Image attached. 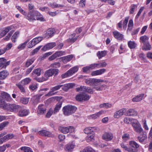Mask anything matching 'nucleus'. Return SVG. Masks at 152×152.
<instances>
[{
  "instance_id": "1",
  "label": "nucleus",
  "mask_w": 152,
  "mask_h": 152,
  "mask_svg": "<svg viewBox=\"0 0 152 152\" xmlns=\"http://www.w3.org/2000/svg\"><path fill=\"white\" fill-rule=\"evenodd\" d=\"M76 90L78 92H86L90 94H93L94 92L93 89L85 86H80V87L77 88H76ZM90 97V96L88 94L83 92L82 94L77 95L76 96L75 99L79 101L83 100L87 101L88 100Z\"/></svg>"
},
{
  "instance_id": "2",
  "label": "nucleus",
  "mask_w": 152,
  "mask_h": 152,
  "mask_svg": "<svg viewBox=\"0 0 152 152\" xmlns=\"http://www.w3.org/2000/svg\"><path fill=\"white\" fill-rule=\"evenodd\" d=\"M59 70L58 69H50L46 70L44 73V76L42 77L41 80L42 81L48 80V78L54 75H57L58 72Z\"/></svg>"
},
{
  "instance_id": "3",
  "label": "nucleus",
  "mask_w": 152,
  "mask_h": 152,
  "mask_svg": "<svg viewBox=\"0 0 152 152\" xmlns=\"http://www.w3.org/2000/svg\"><path fill=\"white\" fill-rule=\"evenodd\" d=\"M77 108L72 105H67L64 107L63 108L64 114L66 116L70 115L75 112Z\"/></svg>"
},
{
  "instance_id": "4",
  "label": "nucleus",
  "mask_w": 152,
  "mask_h": 152,
  "mask_svg": "<svg viewBox=\"0 0 152 152\" xmlns=\"http://www.w3.org/2000/svg\"><path fill=\"white\" fill-rule=\"evenodd\" d=\"M21 107L16 104H7L4 106V109L10 110L11 112H16L19 111Z\"/></svg>"
},
{
  "instance_id": "5",
  "label": "nucleus",
  "mask_w": 152,
  "mask_h": 152,
  "mask_svg": "<svg viewBox=\"0 0 152 152\" xmlns=\"http://www.w3.org/2000/svg\"><path fill=\"white\" fill-rule=\"evenodd\" d=\"M132 126L133 127L134 131L137 133H141L143 131L141 125L137 120L133 119Z\"/></svg>"
},
{
  "instance_id": "6",
  "label": "nucleus",
  "mask_w": 152,
  "mask_h": 152,
  "mask_svg": "<svg viewBox=\"0 0 152 152\" xmlns=\"http://www.w3.org/2000/svg\"><path fill=\"white\" fill-rule=\"evenodd\" d=\"M36 11H30L28 13H26L24 15L25 18L30 22H32L36 20L35 18L36 15Z\"/></svg>"
},
{
  "instance_id": "7",
  "label": "nucleus",
  "mask_w": 152,
  "mask_h": 152,
  "mask_svg": "<svg viewBox=\"0 0 152 152\" xmlns=\"http://www.w3.org/2000/svg\"><path fill=\"white\" fill-rule=\"evenodd\" d=\"M104 81L100 79L88 78L85 81V83L87 85L91 86L93 84L96 85V84L100 82H103Z\"/></svg>"
},
{
  "instance_id": "8",
  "label": "nucleus",
  "mask_w": 152,
  "mask_h": 152,
  "mask_svg": "<svg viewBox=\"0 0 152 152\" xmlns=\"http://www.w3.org/2000/svg\"><path fill=\"white\" fill-rule=\"evenodd\" d=\"M43 39L42 37H38L33 39L28 43V48H31L37 43L41 42Z\"/></svg>"
},
{
  "instance_id": "9",
  "label": "nucleus",
  "mask_w": 152,
  "mask_h": 152,
  "mask_svg": "<svg viewBox=\"0 0 152 152\" xmlns=\"http://www.w3.org/2000/svg\"><path fill=\"white\" fill-rule=\"evenodd\" d=\"M58 129L59 130L63 133L66 134L69 132H72L74 131V127L71 126H69L67 127L60 126Z\"/></svg>"
},
{
  "instance_id": "10",
  "label": "nucleus",
  "mask_w": 152,
  "mask_h": 152,
  "mask_svg": "<svg viewBox=\"0 0 152 152\" xmlns=\"http://www.w3.org/2000/svg\"><path fill=\"white\" fill-rule=\"evenodd\" d=\"M63 85H58L51 88L50 91L47 94H46L45 96H50L55 95V93H54V92L59 89Z\"/></svg>"
},
{
  "instance_id": "11",
  "label": "nucleus",
  "mask_w": 152,
  "mask_h": 152,
  "mask_svg": "<svg viewBox=\"0 0 152 152\" xmlns=\"http://www.w3.org/2000/svg\"><path fill=\"white\" fill-rule=\"evenodd\" d=\"M113 134L110 132H105L102 136V139L106 141L111 140L113 138Z\"/></svg>"
},
{
  "instance_id": "12",
  "label": "nucleus",
  "mask_w": 152,
  "mask_h": 152,
  "mask_svg": "<svg viewBox=\"0 0 152 152\" xmlns=\"http://www.w3.org/2000/svg\"><path fill=\"white\" fill-rule=\"evenodd\" d=\"M126 111V108H122L115 112L113 116L115 118H118L121 116Z\"/></svg>"
},
{
  "instance_id": "13",
  "label": "nucleus",
  "mask_w": 152,
  "mask_h": 152,
  "mask_svg": "<svg viewBox=\"0 0 152 152\" xmlns=\"http://www.w3.org/2000/svg\"><path fill=\"white\" fill-rule=\"evenodd\" d=\"M55 32L54 28H50L46 31L45 37L47 38L51 37L54 35Z\"/></svg>"
},
{
  "instance_id": "14",
  "label": "nucleus",
  "mask_w": 152,
  "mask_h": 152,
  "mask_svg": "<svg viewBox=\"0 0 152 152\" xmlns=\"http://www.w3.org/2000/svg\"><path fill=\"white\" fill-rule=\"evenodd\" d=\"M56 45L55 42H50L48 43L45 45L42 49V50L44 51L48 50H49L53 48Z\"/></svg>"
},
{
  "instance_id": "15",
  "label": "nucleus",
  "mask_w": 152,
  "mask_h": 152,
  "mask_svg": "<svg viewBox=\"0 0 152 152\" xmlns=\"http://www.w3.org/2000/svg\"><path fill=\"white\" fill-rule=\"evenodd\" d=\"M106 69L104 68H102L99 70L94 71L92 72L91 75L92 76L101 75L105 72Z\"/></svg>"
},
{
  "instance_id": "16",
  "label": "nucleus",
  "mask_w": 152,
  "mask_h": 152,
  "mask_svg": "<svg viewBox=\"0 0 152 152\" xmlns=\"http://www.w3.org/2000/svg\"><path fill=\"white\" fill-rule=\"evenodd\" d=\"M29 113L28 110L23 109L21 107L19 111L18 115L20 117H23L28 115Z\"/></svg>"
},
{
  "instance_id": "17",
  "label": "nucleus",
  "mask_w": 152,
  "mask_h": 152,
  "mask_svg": "<svg viewBox=\"0 0 152 152\" xmlns=\"http://www.w3.org/2000/svg\"><path fill=\"white\" fill-rule=\"evenodd\" d=\"M141 133L140 136L137 137V139L140 142H142L147 139V136L146 133L145 131H143Z\"/></svg>"
},
{
  "instance_id": "18",
  "label": "nucleus",
  "mask_w": 152,
  "mask_h": 152,
  "mask_svg": "<svg viewBox=\"0 0 152 152\" xmlns=\"http://www.w3.org/2000/svg\"><path fill=\"white\" fill-rule=\"evenodd\" d=\"M1 95L3 99H4L10 102L12 100V99L10 95L6 92L3 91L1 92Z\"/></svg>"
},
{
  "instance_id": "19",
  "label": "nucleus",
  "mask_w": 152,
  "mask_h": 152,
  "mask_svg": "<svg viewBox=\"0 0 152 152\" xmlns=\"http://www.w3.org/2000/svg\"><path fill=\"white\" fill-rule=\"evenodd\" d=\"M46 110V107L44 105H40L38 107L37 113L38 114L42 115L45 113Z\"/></svg>"
},
{
  "instance_id": "20",
  "label": "nucleus",
  "mask_w": 152,
  "mask_h": 152,
  "mask_svg": "<svg viewBox=\"0 0 152 152\" xmlns=\"http://www.w3.org/2000/svg\"><path fill=\"white\" fill-rule=\"evenodd\" d=\"M73 57V56L72 55H69L66 56H65L61 57L62 61L64 63H66L67 62L71 60Z\"/></svg>"
},
{
  "instance_id": "21",
  "label": "nucleus",
  "mask_w": 152,
  "mask_h": 152,
  "mask_svg": "<svg viewBox=\"0 0 152 152\" xmlns=\"http://www.w3.org/2000/svg\"><path fill=\"white\" fill-rule=\"evenodd\" d=\"M10 64V61H6V59L4 58H0V67H6Z\"/></svg>"
},
{
  "instance_id": "22",
  "label": "nucleus",
  "mask_w": 152,
  "mask_h": 152,
  "mask_svg": "<svg viewBox=\"0 0 152 152\" xmlns=\"http://www.w3.org/2000/svg\"><path fill=\"white\" fill-rule=\"evenodd\" d=\"M115 37L119 40H121L123 38V35L117 31L113 32Z\"/></svg>"
},
{
  "instance_id": "23",
  "label": "nucleus",
  "mask_w": 152,
  "mask_h": 152,
  "mask_svg": "<svg viewBox=\"0 0 152 152\" xmlns=\"http://www.w3.org/2000/svg\"><path fill=\"white\" fill-rule=\"evenodd\" d=\"M129 145L130 147L134 149V151L135 149L139 147V145L134 141H131L129 142Z\"/></svg>"
},
{
  "instance_id": "24",
  "label": "nucleus",
  "mask_w": 152,
  "mask_h": 152,
  "mask_svg": "<svg viewBox=\"0 0 152 152\" xmlns=\"http://www.w3.org/2000/svg\"><path fill=\"white\" fill-rule=\"evenodd\" d=\"M144 96V94H142L136 96L132 99V101L134 102H139L143 99Z\"/></svg>"
},
{
  "instance_id": "25",
  "label": "nucleus",
  "mask_w": 152,
  "mask_h": 152,
  "mask_svg": "<svg viewBox=\"0 0 152 152\" xmlns=\"http://www.w3.org/2000/svg\"><path fill=\"white\" fill-rule=\"evenodd\" d=\"M75 84L73 83H69L63 85L62 89L65 91H67L69 88H72L74 86Z\"/></svg>"
},
{
  "instance_id": "26",
  "label": "nucleus",
  "mask_w": 152,
  "mask_h": 152,
  "mask_svg": "<svg viewBox=\"0 0 152 152\" xmlns=\"http://www.w3.org/2000/svg\"><path fill=\"white\" fill-rule=\"evenodd\" d=\"M127 115L128 116H136L137 115V112L134 109H129L126 112Z\"/></svg>"
},
{
  "instance_id": "27",
  "label": "nucleus",
  "mask_w": 152,
  "mask_h": 152,
  "mask_svg": "<svg viewBox=\"0 0 152 152\" xmlns=\"http://www.w3.org/2000/svg\"><path fill=\"white\" fill-rule=\"evenodd\" d=\"M39 133L41 135L45 136L52 137V135L51 133L48 131L44 130L40 131L39 132Z\"/></svg>"
},
{
  "instance_id": "28",
  "label": "nucleus",
  "mask_w": 152,
  "mask_h": 152,
  "mask_svg": "<svg viewBox=\"0 0 152 152\" xmlns=\"http://www.w3.org/2000/svg\"><path fill=\"white\" fill-rule=\"evenodd\" d=\"M149 39V37L145 35L142 36L140 37V42L144 44L148 42Z\"/></svg>"
},
{
  "instance_id": "29",
  "label": "nucleus",
  "mask_w": 152,
  "mask_h": 152,
  "mask_svg": "<svg viewBox=\"0 0 152 152\" xmlns=\"http://www.w3.org/2000/svg\"><path fill=\"white\" fill-rule=\"evenodd\" d=\"M78 69V67L77 66H75L71 68L70 69L68 70L70 75L72 76L74 74L77 72Z\"/></svg>"
},
{
  "instance_id": "30",
  "label": "nucleus",
  "mask_w": 152,
  "mask_h": 152,
  "mask_svg": "<svg viewBox=\"0 0 152 152\" xmlns=\"http://www.w3.org/2000/svg\"><path fill=\"white\" fill-rule=\"evenodd\" d=\"M106 54L107 52L105 50L99 51L97 53L96 55L98 57L99 59H100L102 57L105 56L106 55Z\"/></svg>"
},
{
  "instance_id": "31",
  "label": "nucleus",
  "mask_w": 152,
  "mask_h": 152,
  "mask_svg": "<svg viewBox=\"0 0 152 152\" xmlns=\"http://www.w3.org/2000/svg\"><path fill=\"white\" fill-rule=\"evenodd\" d=\"M75 145L73 142L69 143L66 145V149L69 151H71L75 147Z\"/></svg>"
},
{
  "instance_id": "32",
  "label": "nucleus",
  "mask_w": 152,
  "mask_h": 152,
  "mask_svg": "<svg viewBox=\"0 0 152 152\" xmlns=\"http://www.w3.org/2000/svg\"><path fill=\"white\" fill-rule=\"evenodd\" d=\"M36 20H40L41 21H45V19L44 18L43 16L41 15L39 12L36 11Z\"/></svg>"
},
{
  "instance_id": "33",
  "label": "nucleus",
  "mask_w": 152,
  "mask_h": 152,
  "mask_svg": "<svg viewBox=\"0 0 152 152\" xmlns=\"http://www.w3.org/2000/svg\"><path fill=\"white\" fill-rule=\"evenodd\" d=\"M144 46L142 47V49L145 50H149L151 49V45L149 42L143 44Z\"/></svg>"
},
{
  "instance_id": "34",
  "label": "nucleus",
  "mask_w": 152,
  "mask_h": 152,
  "mask_svg": "<svg viewBox=\"0 0 152 152\" xmlns=\"http://www.w3.org/2000/svg\"><path fill=\"white\" fill-rule=\"evenodd\" d=\"M9 74L6 71H3L0 72V78L4 79L7 77Z\"/></svg>"
},
{
  "instance_id": "35",
  "label": "nucleus",
  "mask_w": 152,
  "mask_h": 152,
  "mask_svg": "<svg viewBox=\"0 0 152 152\" xmlns=\"http://www.w3.org/2000/svg\"><path fill=\"white\" fill-rule=\"evenodd\" d=\"M94 132H92L91 133L88 134V136L86 137V139L87 142H89L93 139L94 137Z\"/></svg>"
},
{
  "instance_id": "36",
  "label": "nucleus",
  "mask_w": 152,
  "mask_h": 152,
  "mask_svg": "<svg viewBox=\"0 0 152 152\" xmlns=\"http://www.w3.org/2000/svg\"><path fill=\"white\" fill-rule=\"evenodd\" d=\"M12 29V26H9L6 27L5 29L3 30L1 33V35L4 36L6 35L10 30Z\"/></svg>"
},
{
  "instance_id": "37",
  "label": "nucleus",
  "mask_w": 152,
  "mask_h": 152,
  "mask_svg": "<svg viewBox=\"0 0 152 152\" xmlns=\"http://www.w3.org/2000/svg\"><path fill=\"white\" fill-rule=\"evenodd\" d=\"M16 85L20 89L21 92H25V89L24 87H23V86L25 85H24V84L21 83V82L17 84Z\"/></svg>"
},
{
  "instance_id": "38",
  "label": "nucleus",
  "mask_w": 152,
  "mask_h": 152,
  "mask_svg": "<svg viewBox=\"0 0 152 152\" xmlns=\"http://www.w3.org/2000/svg\"><path fill=\"white\" fill-rule=\"evenodd\" d=\"M62 104L61 102H59L56 104L54 110V114H55L59 111V109L61 107Z\"/></svg>"
},
{
  "instance_id": "39",
  "label": "nucleus",
  "mask_w": 152,
  "mask_h": 152,
  "mask_svg": "<svg viewBox=\"0 0 152 152\" xmlns=\"http://www.w3.org/2000/svg\"><path fill=\"white\" fill-rule=\"evenodd\" d=\"M128 45L129 47L131 49L135 48L137 46V44L134 41H131L128 42Z\"/></svg>"
},
{
  "instance_id": "40",
  "label": "nucleus",
  "mask_w": 152,
  "mask_h": 152,
  "mask_svg": "<svg viewBox=\"0 0 152 152\" xmlns=\"http://www.w3.org/2000/svg\"><path fill=\"white\" fill-rule=\"evenodd\" d=\"M30 39H28L23 43H22L21 44L19 45L18 47V49L20 50L24 49L26 47L27 43L30 40Z\"/></svg>"
},
{
  "instance_id": "41",
  "label": "nucleus",
  "mask_w": 152,
  "mask_h": 152,
  "mask_svg": "<svg viewBox=\"0 0 152 152\" xmlns=\"http://www.w3.org/2000/svg\"><path fill=\"white\" fill-rule=\"evenodd\" d=\"M121 147L125 150L130 152H133L134 149L131 148H128L123 143H121L120 145Z\"/></svg>"
},
{
  "instance_id": "42",
  "label": "nucleus",
  "mask_w": 152,
  "mask_h": 152,
  "mask_svg": "<svg viewBox=\"0 0 152 152\" xmlns=\"http://www.w3.org/2000/svg\"><path fill=\"white\" fill-rule=\"evenodd\" d=\"M35 60V59L33 58L31 59H28L26 63V66L28 67L31 65Z\"/></svg>"
},
{
  "instance_id": "43",
  "label": "nucleus",
  "mask_w": 152,
  "mask_h": 152,
  "mask_svg": "<svg viewBox=\"0 0 152 152\" xmlns=\"http://www.w3.org/2000/svg\"><path fill=\"white\" fill-rule=\"evenodd\" d=\"M49 5L52 8L62 7L64 6V5L58 4L55 3H53L49 4Z\"/></svg>"
},
{
  "instance_id": "44",
  "label": "nucleus",
  "mask_w": 152,
  "mask_h": 152,
  "mask_svg": "<svg viewBox=\"0 0 152 152\" xmlns=\"http://www.w3.org/2000/svg\"><path fill=\"white\" fill-rule=\"evenodd\" d=\"M103 111H101L98 113L92 115L91 116V118L93 119H95L99 117L103 113Z\"/></svg>"
},
{
  "instance_id": "45",
  "label": "nucleus",
  "mask_w": 152,
  "mask_h": 152,
  "mask_svg": "<svg viewBox=\"0 0 152 152\" xmlns=\"http://www.w3.org/2000/svg\"><path fill=\"white\" fill-rule=\"evenodd\" d=\"M95 151L90 147L88 146L85 148L80 152H94Z\"/></svg>"
},
{
  "instance_id": "46",
  "label": "nucleus",
  "mask_w": 152,
  "mask_h": 152,
  "mask_svg": "<svg viewBox=\"0 0 152 152\" xmlns=\"http://www.w3.org/2000/svg\"><path fill=\"white\" fill-rule=\"evenodd\" d=\"M31 79L29 78H26L21 81V83L24 85H26L29 84L31 81Z\"/></svg>"
},
{
  "instance_id": "47",
  "label": "nucleus",
  "mask_w": 152,
  "mask_h": 152,
  "mask_svg": "<svg viewBox=\"0 0 152 152\" xmlns=\"http://www.w3.org/2000/svg\"><path fill=\"white\" fill-rule=\"evenodd\" d=\"M137 8V6L136 5L132 4L130 7L129 13L130 14H133L135 10Z\"/></svg>"
},
{
  "instance_id": "48",
  "label": "nucleus",
  "mask_w": 152,
  "mask_h": 152,
  "mask_svg": "<svg viewBox=\"0 0 152 152\" xmlns=\"http://www.w3.org/2000/svg\"><path fill=\"white\" fill-rule=\"evenodd\" d=\"M7 104H6L3 99L1 95H0V107H2L4 109V106H6Z\"/></svg>"
},
{
  "instance_id": "49",
  "label": "nucleus",
  "mask_w": 152,
  "mask_h": 152,
  "mask_svg": "<svg viewBox=\"0 0 152 152\" xmlns=\"http://www.w3.org/2000/svg\"><path fill=\"white\" fill-rule=\"evenodd\" d=\"M4 137V139H5L6 141H7L9 139H11L13 138L14 137V135L13 134L10 133L8 134Z\"/></svg>"
},
{
  "instance_id": "50",
  "label": "nucleus",
  "mask_w": 152,
  "mask_h": 152,
  "mask_svg": "<svg viewBox=\"0 0 152 152\" xmlns=\"http://www.w3.org/2000/svg\"><path fill=\"white\" fill-rule=\"evenodd\" d=\"M112 107V105L108 103H104L101 104L99 105V107L100 108L105 107L107 108L111 107Z\"/></svg>"
},
{
  "instance_id": "51",
  "label": "nucleus",
  "mask_w": 152,
  "mask_h": 152,
  "mask_svg": "<svg viewBox=\"0 0 152 152\" xmlns=\"http://www.w3.org/2000/svg\"><path fill=\"white\" fill-rule=\"evenodd\" d=\"M21 150H23L24 152H33L29 147H22L20 148Z\"/></svg>"
},
{
  "instance_id": "52",
  "label": "nucleus",
  "mask_w": 152,
  "mask_h": 152,
  "mask_svg": "<svg viewBox=\"0 0 152 152\" xmlns=\"http://www.w3.org/2000/svg\"><path fill=\"white\" fill-rule=\"evenodd\" d=\"M122 138L123 140L124 141L126 142V141L129 139L130 138L129 135L127 133H125L122 136Z\"/></svg>"
},
{
  "instance_id": "53",
  "label": "nucleus",
  "mask_w": 152,
  "mask_h": 152,
  "mask_svg": "<svg viewBox=\"0 0 152 152\" xmlns=\"http://www.w3.org/2000/svg\"><path fill=\"white\" fill-rule=\"evenodd\" d=\"M133 26V21L132 20H129L128 25V27L127 28V30H128L130 31L131 30L132 28V27Z\"/></svg>"
},
{
  "instance_id": "54",
  "label": "nucleus",
  "mask_w": 152,
  "mask_h": 152,
  "mask_svg": "<svg viewBox=\"0 0 152 152\" xmlns=\"http://www.w3.org/2000/svg\"><path fill=\"white\" fill-rule=\"evenodd\" d=\"M129 19V17L125 18V20L123 23V28L125 30L126 29V28L127 24L128 23Z\"/></svg>"
},
{
  "instance_id": "55",
  "label": "nucleus",
  "mask_w": 152,
  "mask_h": 152,
  "mask_svg": "<svg viewBox=\"0 0 152 152\" xmlns=\"http://www.w3.org/2000/svg\"><path fill=\"white\" fill-rule=\"evenodd\" d=\"M92 128L91 127H87L84 129V132L85 133L88 134H90L92 132H93L91 130Z\"/></svg>"
},
{
  "instance_id": "56",
  "label": "nucleus",
  "mask_w": 152,
  "mask_h": 152,
  "mask_svg": "<svg viewBox=\"0 0 152 152\" xmlns=\"http://www.w3.org/2000/svg\"><path fill=\"white\" fill-rule=\"evenodd\" d=\"M41 69L40 68H37L34 70L33 72V73L35 74L37 76H39L41 75Z\"/></svg>"
},
{
  "instance_id": "57",
  "label": "nucleus",
  "mask_w": 152,
  "mask_h": 152,
  "mask_svg": "<svg viewBox=\"0 0 152 152\" xmlns=\"http://www.w3.org/2000/svg\"><path fill=\"white\" fill-rule=\"evenodd\" d=\"M56 57H59L65 54V52L64 51L60 50L56 52L55 53Z\"/></svg>"
},
{
  "instance_id": "58",
  "label": "nucleus",
  "mask_w": 152,
  "mask_h": 152,
  "mask_svg": "<svg viewBox=\"0 0 152 152\" xmlns=\"http://www.w3.org/2000/svg\"><path fill=\"white\" fill-rule=\"evenodd\" d=\"M9 124L7 121H4L0 124V131L2 130L4 127L7 126Z\"/></svg>"
},
{
  "instance_id": "59",
  "label": "nucleus",
  "mask_w": 152,
  "mask_h": 152,
  "mask_svg": "<svg viewBox=\"0 0 152 152\" xmlns=\"http://www.w3.org/2000/svg\"><path fill=\"white\" fill-rule=\"evenodd\" d=\"M105 86V85H100L99 86L95 87L93 88L95 89L96 91H100L103 90V88Z\"/></svg>"
},
{
  "instance_id": "60",
  "label": "nucleus",
  "mask_w": 152,
  "mask_h": 152,
  "mask_svg": "<svg viewBox=\"0 0 152 152\" xmlns=\"http://www.w3.org/2000/svg\"><path fill=\"white\" fill-rule=\"evenodd\" d=\"M28 101V99L26 98H23L20 99V102L24 104H27Z\"/></svg>"
},
{
  "instance_id": "61",
  "label": "nucleus",
  "mask_w": 152,
  "mask_h": 152,
  "mask_svg": "<svg viewBox=\"0 0 152 152\" xmlns=\"http://www.w3.org/2000/svg\"><path fill=\"white\" fill-rule=\"evenodd\" d=\"M53 114H54V111L52 109H50L47 113L46 117L47 118H49Z\"/></svg>"
},
{
  "instance_id": "62",
  "label": "nucleus",
  "mask_w": 152,
  "mask_h": 152,
  "mask_svg": "<svg viewBox=\"0 0 152 152\" xmlns=\"http://www.w3.org/2000/svg\"><path fill=\"white\" fill-rule=\"evenodd\" d=\"M42 46H39L38 47H37L36 48L34 49L31 52V55H33L35 54V53H37L39 50L40 49V48H41Z\"/></svg>"
},
{
  "instance_id": "63",
  "label": "nucleus",
  "mask_w": 152,
  "mask_h": 152,
  "mask_svg": "<svg viewBox=\"0 0 152 152\" xmlns=\"http://www.w3.org/2000/svg\"><path fill=\"white\" fill-rule=\"evenodd\" d=\"M142 126L143 128L146 130H148L149 129L146 124V121L145 119L142 120Z\"/></svg>"
},
{
  "instance_id": "64",
  "label": "nucleus",
  "mask_w": 152,
  "mask_h": 152,
  "mask_svg": "<svg viewBox=\"0 0 152 152\" xmlns=\"http://www.w3.org/2000/svg\"><path fill=\"white\" fill-rule=\"evenodd\" d=\"M51 66L53 67L58 68L60 66V64L59 62H56L52 64L51 65Z\"/></svg>"
}]
</instances>
